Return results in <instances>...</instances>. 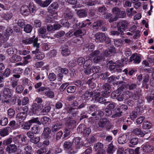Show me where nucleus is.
Segmentation results:
<instances>
[{
  "instance_id": "obj_1",
  "label": "nucleus",
  "mask_w": 154,
  "mask_h": 154,
  "mask_svg": "<svg viewBox=\"0 0 154 154\" xmlns=\"http://www.w3.org/2000/svg\"><path fill=\"white\" fill-rule=\"evenodd\" d=\"M13 90L8 88H5L3 91V97L5 99L4 101V103L9 104L11 101V96L13 95Z\"/></svg>"
},
{
  "instance_id": "obj_2",
  "label": "nucleus",
  "mask_w": 154,
  "mask_h": 154,
  "mask_svg": "<svg viewBox=\"0 0 154 154\" xmlns=\"http://www.w3.org/2000/svg\"><path fill=\"white\" fill-rule=\"evenodd\" d=\"M131 97H132V98L134 100H136L137 99V97L133 96L132 95V93L129 91H127L123 92L121 94H118L116 99L118 101H122L123 99L125 100Z\"/></svg>"
},
{
  "instance_id": "obj_3",
  "label": "nucleus",
  "mask_w": 154,
  "mask_h": 154,
  "mask_svg": "<svg viewBox=\"0 0 154 154\" xmlns=\"http://www.w3.org/2000/svg\"><path fill=\"white\" fill-rule=\"evenodd\" d=\"M126 15L125 11H120L117 13V15L115 16V17L112 18V15L111 14H107L106 15L105 17L106 19H108L109 22L111 23L113 21L116 20L117 17L119 18H123Z\"/></svg>"
},
{
  "instance_id": "obj_4",
  "label": "nucleus",
  "mask_w": 154,
  "mask_h": 154,
  "mask_svg": "<svg viewBox=\"0 0 154 154\" xmlns=\"http://www.w3.org/2000/svg\"><path fill=\"white\" fill-rule=\"evenodd\" d=\"M38 39L35 38V36L29 38H24L23 40V42L25 44H29L33 43L34 47L38 48L39 47V44L38 43Z\"/></svg>"
},
{
  "instance_id": "obj_5",
  "label": "nucleus",
  "mask_w": 154,
  "mask_h": 154,
  "mask_svg": "<svg viewBox=\"0 0 154 154\" xmlns=\"http://www.w3.org/2000/svg\"><path fill=\"white\" fill-rule=\"evenodd\" d=\"M128 22L125 20L120 21L118 26V30L122 35L123 34L124 31L128 28Z\"/></svg>"
},
{
  "instance_id": "obj_6",
  "label": "nucleus",
  "mask_w": 154,
  "mask_h": 154,
  "mask_svg": "<svg viewBox=\"0 0 154 154\" xmlns=\"http://www.w3.org/2000/svg\"><path fill=\"white\" fill-rule=\"evenodd\" d=\"M43 107V106L42 104H37L36 103H33L31 105L30 112L31 113L35 114L42 109Z\"/></svg>"
},
{
  "instance_id": "obj_7",
  "label": "nucleus",
  "mask_w": 154,
  "mask_h": 154,
  "mask_svg": "<svg viewBox=\"0 0 154 154\" xmlns=\"http://www.w3.org/2000/svg\"><path fill=\"white\" fill-rule=\"evenodd\" d=\"M77 130L78 132L83 133L86 136L88 135L91 131L90 129L88 128H87L86 126L84 124L79 125Z\"/></svg>"
},
{
  "instance_id": "obj_8",
  "label": "nucleus",
  "mask_w": 154,
  "mask_h": 154,
  "mask_svg": "<svg viewBox=\"0 0 154 154\" xmlns=\"http://www.w3.org/2000/svg\"><path fill=\"white\" fill-rule=\"evenodd\" d=\"M34 6H31L30 7L32 8V10H31V8L29 9L27 6L23 5L20 8V12L23 15L27 16L29 14L30 12L31 11L32 13H33L34 10L33 9Z\"/></svg>"
},
{
  "instance_id": "obj_9",
  "label": "nucleus",
  "mask_w": 154,
  "mask_h": 154,
  "mask_svg": "<svg viewBox=\"0 0 154 154\" xmlns=\"http://www.w3.org/2000/svg\"><path fill=\"white\" fill-rule=\"evenodd\" d=\"M93 95L95 97H94V99L95 101L100 103H103L104 102L105 99L103 97H101V96H100L99 90H96L94 91Z\"/></svg>"
},
{
  "instance_id": "obj_10",
  "label": "nucleus",
  "mask_w": 154,
  "mask_h": 154,
  "mask_svg": "<svg viewBox=\"0 0 154 154\" xmlns=\"http://www.w3.org/2000/svg\"><path fill=\"white\" fill-rule=\"evenodd\" d=\"M27 116V114L25 112H20L18 113L16 117V119L17 121L20 123L23 122L26 119Z\"/></svg>"
},
{
  "instance_id": "obj_11",
  "label": "nucleus",
  "mask_w": 154,
  "mask_h": 154,
  "mask_svg": "<svg viewBox=\"0 0 154 154\" xmlns=\"http://www.w3.org/2000/svg\"><path fill=\"white\" fill-rule=\"evenodd\" d=\"M95 37L96 42H102L105 40L106 35L103 33H98L96 34Z\"/></svg>"
},
{
  "instance_id": "obj_12",
  "label": "nucleus",
  "mask_w": 154,
  "mask_h": 154,
  "mask_svg": "<svg viewBox=\"0 0 154 154\" xmlns=\"http://www.w3.org/2000/svg\"><path fill=\"white\" fill-rule=\"evenodd\" d=\"M129 61L130 62L133 61L134 63L138 64L140 62V56L137 54H133L130 57Z\"/></svg>"
},
{
  "instance_id": "obj_13",
  "label": "nucleus",
  "mask_w": 154,
  "mask_h": 154,
  "mask_svg": "<svg viewBox=\"0 0 154 154\" xmlns=\"http://www.w3.org/2000/svg\"><path fill=\"white\" fill-rule=\"evenodd\" d=\"M88 22L89 23H88V25H89L91 24V22L89 21V20L88 19L86 20L85 21H82L81 22H77L73 25V28H79L84 27L86 26V22Z\"/></svg>"
},
{
  "instance_id": "obj_14",
  "label": "nucleus",
  "mask_w": 154,
  "mask_h": 154,
  "mask_svg": "<svg viewBox=\"0 0 154 154\" xmlns=\"http://www.w3.org/2000/svg\"><path fill=\"white\" fill-rule=\"evenodd\" d=\"M51 132V130L50 128L48 127L44 128L42 133V137L45 139H49L51 137L50 135Z\"/></svg>"
},
{
  "instance_id": "obj_15",
  "label": "nucleus",
  "mask_w": 154,
  "mask_h": 154,
  "mask_svg": "<svg viewBox=\"0 0 154 154\" xmlns=\"http://www.w3.org/2000/svg\"><path fill=\"white\" fill-rule=\"evenodd\" d=\"M17 150V146L15 144H10L6 148V151L9 153L15 152Z\"/></svg>"
},
{
  "instance_id": "obj_16",
  "label": "nucleus",
  "mask_w": 154,
  "mask_h": 154,
  "mask_svg": "<svg viewBox=\"0 0 154 154\" xmlns=\"http://www.w3.org/2000/svg\"><path fill=\"white\" fill-rule=\"evenodd\" d=\"M81 141V138L79 137H75L73 140V144L75 145L77 149H79L82 146Z\"/></svg>"
},
{
  "instance_id": "obj_17",
  "label": "nucleus",
  "mask_w": 154,
  "mask_h": 154,
  "mask_svg": "<svg viewBox=\"0 0 154 154\" xmlns=\"http://www.w3.org/2000/svg\"><path fill=\"white\" fill-rule=\"evenodd\" d=\"M62 125L60 122H57L54 124L52 126L51 128L52 131L55 132L59 130L62 127Z\"/></svg>"
},
{
  "instance_id": "obj_18",
  "label": "nucleus",
  "mask_w": 154,
  "mask_h": 154,
  "mask_svg": "<svg viewBox=\"0 0 154 154\" xmlns=\"http://www.w3.org/2000/svg\"><path fill=\"white\" fill-rule=\"evenodd\" d=\"M46 29L45 28L42 27L38 30L39 35L43 38H48L47 34H46Z\"/></svg>"
},
{
  "instance_id": "obj_19",
  "label": "nucleus",
  "mask_w": 154,
  "mask_h": 154,
  "mask_svg": "<svg viewBox=\"0 0 154 154\" xmlns=\"http://www.w3.org/2000/svg\"><path fill=\"white\" fill-rule=\"evenodd\" d=\"M36 48L35 51H32V53L34 54H36V57L37 59L38 60L43 59L45 57L44 54L41 52H38L39 50L38 49V48Z\"/></svg>"
},
{
  "instance_id": "obj_20",
  "label": "nucleus",
  "mask_w": 154,
  "mask_h": 154,
  "mask_svg": "<svg viewBox=\"0 0 154 154\" xmlns=\"http://www.w3.org/2000/svg\"><path fill=\"white\" fill-rule=\"evenodd\" d=\"M133 133L134 135L139 136L141 137H143L145 135V134L139 128H135L133 131Z\"/></svg>"
},
{
  "instance_id": "obj_21",
  "label": "nucleus",
  "mask_w": 154,
  "mask_h": 154,
  "mask_svg": "<svg viewBox=\"0 0 154 154\" xmlns=\"http://www.w3.org/2000/svg\"><path fill=\"white\" fill-rule=\"evenodd\" d=\"M11 128L10 127L7 126L4 129L0 130V134L2 136H5L8 134L9 131H10Z\"/></svg>"
},
{
  "instance_id": "obj_22",
  "label": "nucleus",
  "mask_w": 154,
  "mask_h": 154,
  "mask_svg": "<svg viewBox=\"0 0 154 154\" xmlns=\"http://www.w3.org/2000/svg\"><path fill=\"white\" fill-rule=\"evenodd\" d=\"M142 148L144 151L145 152H152L153 150V147L152 146L147 144L143 145Z\"/></svg>"
},
{
  "instance_id": "obj_23",
  "label": "nucleus",
  "mask_w": 154,
  "mask_h": 154,
  "mask_svg": "<svg viewBox=\"0 0 154 154\" xmlns=\"http://www.w3.org/2000/svg\"><path fill=\"white\" fill-rule=\"evenodd\" d=\"M127 135L124 134L119 137L118 139V142L120 144H123L127 141Z\"/></svg>"
},
{
  "instance_id": "obj_24",
  "label": "nucleus",
  "mask_w": 154,
  "mask_h": 154,
  "mask_svg": "<svg viewBox=\"0 0 154 154\" xmlns=\"http://www.w3.org/2000/svg\"><path fill=\"white\" fill-rule=\"evenodd\" d=\"M115 52V49L114 48L112 47H110L106 50L104 55L105 56H108L110 55Z\"/></svg>"
},
{
  "instance_id": "obj_25",
  "label": "nucleus",
  "mask_w": 154,
  "mask_h": 154,
  "mask_svg": "<svg viewBox=\"0 0 154 154\" xmlns=\"http://www.w3.org/2000/svg\"><path fill=\"white\" fill-rule=\"evenodd\" d=\"M94 92V91L92 92H90L89 91H87L84 94V98L85 100H88L91 97L92 98V99H94L95 97L93 95Z\"/></svg>"
},
{
  "instance_id": "obj_26",
  "label": "nucleus",
  "mask_w": 154,
  "mask_h": 154,
  "mask_svg": "<svg viewBox=\"0 0 154 154\" xmlns=\"http://www.w3.org/2000/svg\"><path fill=\"white\" fill-rule=\"evenodd\" d=\"M86 33L85 31L83 29H79L74 32V35L76 36H79L84 35Z\"/></svg>"
},
{
  "instance_id": "obj_27",
  "label": "nucleus",
  "mask_w": 154,
  "mask_h": 154,
  "mask_svg": "<svg viewBox=\"0 0 154 154\" xmlns=\"http://www.w3.org/2000/svg\"><path fill=\"white\" fill-rule=\"evenodd\" d=\"M92 64V61L90 59H88L84 63V68L85 69L90 68Z\"/></svg>"
},
{
  "instance_id": "obj_28",
  "label": "nucleus",
  "mask_w": 154,
  "mask_h": 154,
  "mask_svg": "<svg viewBox=\"0 0 154 154\" xmlns=\"http://www.w3.org/2000/svg\"><path fill=\"white\" fill-rule=\"evenodd\" d=\"M94 48V45L92 43H89L86 44L84 46V48L86 51H92Z\"/></svg>"
},
{
  "instance_id": "obj_29",
  "label": "nucleus",
  "mask_w": 154,
  "mask_h": 154,
  "mask_svg": "<svg viewBox=\"0 0 154 154\" xmlns=\"http://www.w3.org/2000/svg\"><path fill=\"white\" fill-rule=\"evenodd\" d=\"M79 17H84L87 16V12L84 10H79L77 12Z\"/></svg>"
},
{
  "instance_id": "obj_30",
  "label": "nucleus",
  "mask_w": 154,
  "mask_h": 154,
  "mask_svg": "<svg viewBox=\"0 0 154 154\" xmlns=\"http://www.w3.org/2000/svg\"><path fill=\"white\" fill-rule=\"evenodd\" d=\"M9 125L13 129H16L19 128V125L17 124L14 121H12L10 122Z\"/></svg>"
},
{
  "instance_id": "obj_31",
  "label": "nucleus",
  "mask_w": 154,
  "mask_h": 154,
  "mask_svg": "<svg viewBox=\"0 0 154 154\" xmlns=\"http://www.w3.org/2000/svg\"><path fill=\"white\" fill-rule=\"evenodd\" d=\"M107 123V120L106 119H100L98 123V126L97 127H104Z\"/></svg>"
},
{
  "instance_id": "obj_32",
  "label": "nucleus",
  "mask_w": 154,
  "mask_h": 154,
  "mask_svg": "<svg viewBox=\"0 0 154 154\" xmlns=\"http://www.w3.org/2000/svg\"><path fill=\"white\" fill-rule=\"evenodd\" d=\"M151 126V124L148 121H144L143 122V127L144 129L150 128Z\"/></svg>"
},
{
  "instance_id": "obj_33",
  "label": "nucleus",
  "mask_w": 154,
  "mask_h": 154,
  "mask_svg": "<svg viewBox=\"0 0 154 154\" xmlns=\"http://www.w3.org/2000/svg\"><path fill=\"white\" fill-rule=\"evenodd\" d=\"M45 95L49 98H52L54 97L53 92L49 90V89L44 92Z\"/></svg>"
},
{
  "instance_id": "obj_34",
  "label": "nucleus",
  "mask_w": 154,
  "mask_h": 154,
  "mask_svg": "<svg viewBox=\"0 0 154 154\" xmlns=\"http://www.w3.org/2000/svg\"><path fill=\"white\" fill-rule=\"evenodd\" d=\"M115 151L114 146L112 143L109 144L107 149V152L108 153H113Z\"/></svg>"
},
{
  "instance_id": "obj_35",
  "label": "nucleus",
  "mask_w": 154,
  "mask_h": 154,
  "mask_svg": "<svg viewBox=\"0 0 154 154\" xmlns=\"http://www.w3.org/2000/svg\"><path fill=\"white\" fill-rule=\"evenodd\" d=\"M115 110H116V112L114 115L112 116V118H115L120 116L122 113V111L120 110V109H119V107H117L116 109H115Z\"/></svg>"
},
{
  "instance_id": "obj_36",
  "label": "nucleus",
  "mask_w": 154,
  "mask_h": 154,
  "mask_svg": "<svg viewBox=\"0 0 154 154\" xmlns=\"http://www.w3.org/2000/svg\"><path fill=\"white\" fill-rule=\"evenodd\" d=\"M51 121V119L50 118L46 116H44L41 119V122L43 125H45Z\"/></svg>"
},
{
  "instance_id": "obj_37",
  "label": "nucleus",
  "mask_w": 154,
  "mask_h": 154,
  "mask_svg": "<svg viewBox=\"0 0 154 154\" xmlns=\"http://www.w3.org/2000/svg\"><path fill=\"white\" fill-rule=\"evenodd\" d=\"M31 124L29 121L28 122H24L22 125V128L25 129H29L31 126Z\"/></svg>"
},
{
  "instance_id": "obj_38",
  "label": "nucleus",
  "mask_w": 154,
  "mask_h": 154,
  "mask_svg": "<svg viewBox=\"0 0 154 154\" xmlns=\"http://www.w3.org/2000/svg\"><path fill=\"white\" fill-rule=\"evenodd\" d=\"M32 27L30 24H27L24 27V30L26 33H30L32 31Z\"/></svg>"
},
{
  "instance_id": "obj_39",
  "label": "nucleus",
  "mask_w": 154,
  "mask_h": 154,
  "mask_svg": "<svg viewBox=\"0 0 154 154\" xmlns=\"http://www.w3.org/2000/svg\"><path fill=\"white\" fill-rule=\"evenodd\" d=\"M103 144L100 143H96L94 146V149L96 151H98L100 149H103Z\"/></svg>"
},
{
  "instance_id": "obj_40",
  "label": "nucleus",
  "mask_w": 154,
  "mask_h": 154,
  "mask_svg": "<svg viewBox=\"0 0 154 154\" xmlns=\"http://www.w3.org/2000/svg\"><path fill=\"white\" fill-rule=\"evenodd\" d=\"M32 131L35 134H38L40 131V129L38 126H34L32 128Z\"/></svg>"
},
{
  "instance_id": "obj_41",
  "label": "nucleus",
  "mask_w": 154,
  "mask_h": 154,
  "mask_svg": "<svg viewBox=\"0 0 154 154\" xmlns=\"http://www.w3.org/2000/svg\"><path fill=\"white\" fill-rule=\"evenodd\" d=\"M40 137H33L30 139V141L31 142L33 143L34 144H37L40 140Z\"/></svg>"
},
{
  "instance_id": "obj_42",
  "label": "nucleus",
  "mask_w": 154,
  "mask_h": 154,
  "mask_svg": "<svg viewBox=\"0 0 154 154\" xmlns=\"http://www.w3.org/2000/svg\"><path fill=\"white\" fill-rule=\"evenodd\" d=\"M13 32L12 29L10 28H8L5 32V36L6 37V39H8V36L12 34Z\"/></svg>"
},
{
  "instance_id": "obj_43",
  "label": "nucleus",
  "mask_w": 154,
  "mask_h": 154,
  "mask_svg": "<svg viewBox=\"0 0 154 154\" xmlns=\"http://www.w3.org/2000/svg\"><path fill=\"white\" fill-rule=\"evenodd\" d=\"M51 2V0H46L43 2L42 1L40 6L42 7H47L50 4Z\"/></svg>"
},
{
  "instance_id": "obj_44",
  "label": "nucleus",
  "mask_w": 154,
  "mask_h": 154,
  "mask_svg": "<svg viewBox=\"0 0 154 154\" xmlns=\"http://www.w3.org/2000/svg\"><path fill=\"white\" fill-rule=\"evenodd\" d=\"M133 8H128L127 9V15L129 17L132 16L134 13H136L135 11H133Z\"/></svg>"
},
{
  "instance_id": "obj_45",
  "label": "nucleus",
  "mask_w": 154,
  "mask_h": 154,
  "mask_svg": "<svg viewBox=\"0 0 154 154\" xmlns=\"http://www.w3.org/2000/svg\"><path fill=\"white\" fill-rule=\"evenodd\" d=\"M58 5L57 2H54L51 4L49 7V8L51 10H56L58 8Z\"/></svg>"
},
{
  "instance_id": "obj_46",
  "label": "nucleus",
  "mask_w": 154,
  "mask_h": 154,
  "mask_svg": "<svg viewBox=\"0 0 154 154\" xmlns=\"http://www.w3.org/2000/svg\"><path fill=\"white\" fill-rule=\"evenodd\" d=\"M29 121V122L31 124V125L32 123H36L38 125H40L41 124L38 118L37 117L33 118Z\"/></svg>"
},
{
  "instance_id": "obj_47",
  "label": "nucleus",
  "mask_w": 154,
  "mask_h": 154,
  "mask_svg": "<svg viewBox=\"0 0 154 154\" xmlns=\"http://www.w3.org/2000/svg\"><path fill=\"white\" fill-rule=\"evenodd\" d=\"M1 16L2 17L4 18L5 20H8L10 19L11 18L12 15L11 13L5 14H2Z\"/></svg>"
},
{
  "instance_id": "obj_48",
  "label": "nucleus",
  "mask_w": 154,
  "mask_h": 154,
  "mask_svg": "<svg viewBox=\"0 0 154 154\" xmlns=\"http://www.w3.org/2000/svg\"><path fill=\"white\" fill-rule=\"evenodd\" d=\"M62 54L65 56L69 55L70 53L69 50L67 48H65L62 51Z\"/></svg>"
},
{
  "instance_id": "obj_49",
  "label": "nucleus",
  "mask_w": 154,
  "mask_h": 154,
  "mask_svg": "<svg viewBox=\"0 0 154 154\" xmlns=\"http://www.w3.org/2000/svg\"><path fill=\"white\" fill-rule=\"evenodd\" d=\"M138 142V139L137 137H134L130 140V143L133 145H137Z\"/></svg>"
},
{
  "instance_id": "obj_50",
  "label": "nucleus",
  "mask_w": 154,
  "mask_h": 154,
  "mask_svg": "<svg viewBox=\"0 0 154 154\" xmlns=\"http://www.w3.org/2000/svg\"><path fill=\"white\" fill-rule=\"evenodd\" d=\"M64 147L67 149H70L72 148V143L69 142H65L64 144Z\"/></svg>"
},
{
  "instance_id": "obj_51",
  "label": "nucleus",
  "mask_w": 154,
  "mask_h": 154,
  "mask_svg": "<svg viewBox=\"0 0 154 154\" xmlns=\"http://www.w3.org/2000/svg\"><path fill=\"white\" fill-rule=\"evenodd\" d=\"M8 116L10 118H11L14 116L15 111L12 109L10 108L8 109Z\"/></svg>"
},
{
  "instance_id": "obj_52",
  "label": "nucleus",
  "mask_w": 154,
  "mask_h": 154,
  "mask_svg": "<svg viewBox=\"0 0 154 154\" xmlns=\"http://www.w3.org/2000/svg\"><path fill=\"white\" fill-rule=\"evenodd\" d=\"M76 87L74 86H70L67 89V92L69 93H74L76 90Z\"/></svg>"
},
{
  "instance_id": "obj_53",
  "label": "nucleus",
  "mask_w": 154,
  "mask_h": 154,
  "mask_svg": "<svg viewBox=\"0 0 154 154\" xmlns=\"http://www.w3.org/2000/svg\"><path fill=\"white\" fill-rule=\"evenodd\" d=\"M23 90V87L21 85H19L17 86L16 88V91L17 93H21Z\"/></svg>"
},
{
  "instance_id": "obj_54",
  "label": "nucleus",
  "mask_w": 154,
  "mask_h": 154,
  "mask_svg": "<svg viewBox=\"0 0 154 154\" xmlns=\"http://www.w3.org/2000/svg\"><path fill=\"white\" fill-rule=\"evenodd\" d=\"M47 151L45 148H43L37 151L36 154H47L46 153Z\"/></svg>"
},
{
  "instance_id": "obj_55",
  "label": "nucleus",
  "mask_w": 154,
  "mask_h": 154,
  "mask_svg": "<svg viewBox=\"0 0 154 154\" xmlns=\"http://www.w3.org/2000/svg\"><path fill=\"white\" fill-rule=\"evenodd\" d=\"M48 78L50 81H53L56 79V76L54 73H50L49 75Z\"/></svg>"
},
{
  "instance_id": "obj_56",
  "label": "nucleus",
  "mask_w": 154,
  "mask_h": 154,
  "mask_svg": "<svg viewBox=\"0 0 154 154\" xmlns=\"http://www.w3.org/2000/svg\"><path fill=\"white\" fill-rule=\"evenodd\" d=\"M2 122V125L5 126L8 123V120L7 118L6 117L2 118L1 120Z\"/></svg>"
},
{
  "instance_id": "obj_57",
  "label": "nucleus",
  "mask_w": 154,
  "mask_h": 154,
  "mask_svg": "<svg viewBox=\"0 0 154 154\" xmlns=\"http://www.w3.org/2000/svg\"><path fill=\"white\" fill-rule=\"evenodd\" d=\"M32 147L30 146H27L24 148L26 154H31L30 152L32 150Z\"/></svg>"
},
{
  "instance_id": "obj_58",
  "label": "nucleus",
  "mask_w": 154,
  "mask_h": 154,
  "mask_svg": "<svg viewBox=\"0 0 154 154\" xmlns=\"http://www.w3.org/2000/svg\"><path fill=\"white\" fill-rule=\"evenodd\" d=\"M93 79H89L88 81V84L89 87L91 88H93L96 87V84L94 82H93L92 80H93Z\"/></svg>"
},
{
  "instance_id": "obj_59",
  "label": "nucleus",
  "mask_w": 154,
  "mask_h": 154,
  "mask_svg": "<svg viewBox=\"0 0 154 154\" xmlns=\"http://www.w3.org/2000/svg\"><path fill=\"white\" fill-rule=\"evenodd\" d=\"M101 21L98 20L94 22L92 26L94 28H95L96 29H97L101 25Z\"/></svg>"
},
{
  "instance_id": "obj_60",
  "label": "nucleus",
  "mask_w": 154,
  "mask_h": 154,
  "mask_svg": "<svg viewBox=\"0 0 154 154\" xmlns=\"http://www.w3.org/2000/svg\"><path fill=\"white\" fill-rule=\"evenodd\" d=\"M26 20H20L18 21L17 24L20 27L23 28L25 23H26Z\"/></svg>"
},
{
  "instance_id": "obj_61",
  "label": "nucleus",
  "mask_w": 154,
  "mask_h": 154,
  "mask_svg": "<svg viewBox=\"0 0 154 154\" xmlns=\"http://www.w3.org/2000/svg\"><path fill=\"white\" fill-rule=\"evenodd\" d=\"M137 114L134 111H132L130 113V117L131 120H134L137 117Z\"/></svg>"
},
{
  "instance_id": "obj_62",
  "label": "nucleus",
  "mask_w": 154,
  "mask_h": 154,
  "mask_svg": "<svg viewBox=\"0 0 154 154\" xmlns=\"http://www.w3.org/2000/svg\"><path fill=\"white\" fill-rule=\"evenodd\" d=\"M16 51V49L15 48H11L8 49L7 53L8 54H13Z\"/></svg>"
},
{
  "instance_id": "obj_63",
  "label": "nucleus",
  "mask_w": 154,
  "mask_h": 154,
  "mask_svg": "<svg viewBox=\"0 0 154 154\" xmlns=\"http://www.w3.org/2000/svg\"><path fill=\"white\" fill-rule=\"evenodd\" d=\"M61 23L64 26L69 27V22L65 19H63L61 20Z\"/></svg>"
},
{
  "instance_id": "obj_64",
  "label": "nucleus",
  "mask_w": 154,
  "mask_h": 154,
  "mask_svg": "<svg viewBox=\"0 0 154 154\" xmlns=\"http://www.w3.org/2000/svg\"><path fill=\"white\" fill-rule=\"evenodd\" d=\"M134 150L131 149H127L124 151L125 154H134Z\"/></svg>"
}]
</instances>
